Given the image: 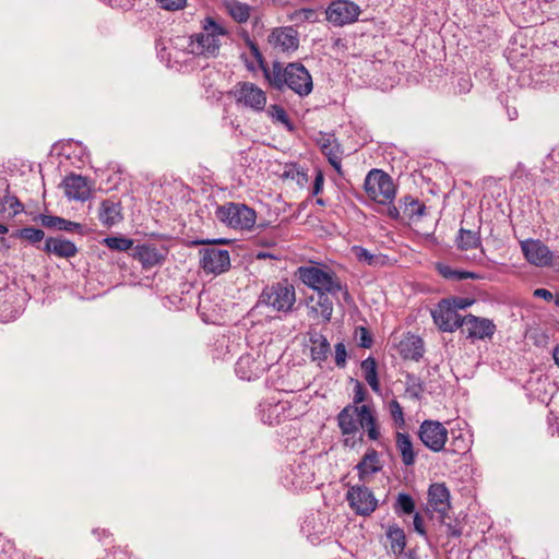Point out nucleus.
Instances as JSON below:
<instances>
[{"mask_svg": "<svg viewBox=\"0 0 559 559\" xmlns=\"http://www.w3.org/2000/svg\"><path fill=\"white\" fill-rule=\"evenodd\" d=\"M43 249L47 253L64 259L73 258L78 253L75 243L61 236L47 238Z\"/></svg>", "mask_w": 559, "mask_h": 559, "instance_id": "6ab92c4d", "label": "nucleus"}, {"mask_svg": "<svg viewBox=\"0 0 559 559\" xmlns=\"http://www.w3.org/2000/svg\"><path fill=\"white\" fill-rule=\"evenodd\" d=\"M388 210H386V214L390 218L392 219H400L401 218V211L402 209H400V206H395V205H392V203L388 204Z\"/></svg>", "mask_w": 559, "mask_h": 559, "instance_id": "13d9d810", "label": "nucleus"}, {"mask_svg": "<svg viewBox=\"0 0 559 559\" xmlns=\"http://www.w3.org/2000/svg\"><path fill=\"white\" fill-rule=\"evenodd\" d=\"M17 236L35 245L44 239L45 233L39 228L25 227L19 230Z\"/></svg>", "mask_w": 559, "mask_h": 559, "instance_id": "37998d69", "label": "nucleus"}, {"mask_svg": "<svg viewBox=\"0 0 559 559\" xmlns=\"http://www.w3.org/2000/svg\"><path fill=\"white\" fill-rule=\"evenodd\" d=\"M365 400V392L360 383H357L354 394V403L359 404Z\"/></svg>", "mask_w": 559, "mask_h": 559, "instance_id": "bf43d9fd", "label": "nucleus"}, {"mask_svg": "<svg viewBox=\"0 0 559 559\" xmlns=\"http://www.w3.org/2000/svg\"><path fill=\"white\" fill-rule=\"evenodd\" d=\"M453 437L451 440V451L454 453H464L469 449L471 441L469 439L463 435L462 432H459V435H454L452 432Z\"/></svg>", "mask_w": 559, "mask_h": 559, "instance_id": "a18cd8bd", "label": "nucleus"}, {"mask_svg": "<svg viewBox=\"0 0 559 559\" xmlns=\"http://www.w3.org/2000/svg\"><path fill=\"white\" fill-rule=\"evenodd\" d=\"M260 69L271 87L277 91L290 90L300 97L308 96L313 90L312 76L304 64L290 62L283 66L275 61L270 69L259 47L247 38V70Z\"/></svg>", "mask_w": 559, "mask_h": 559, "instance_id": "f03ea898", "label": "nucleus"}, {"mask_svg": "<svg viewBox=\"0 0 559 559\" xmlns=\"http://www.w3.org/2000/svg\"><path fill=\"white\" fill-rule=\"evenodd\" d=\"M533 295L538 298H543L546 301H551L555 297L552 293L546 288H537L534 290Z\"/></svg>", "mask_w": 559, "mask_h": 559, "instance_id": "5fc2aeb1", "label": "nucleus"}, {"mask_svg": "<svg viewBox=\"0 0 559 559\" xmlns=\"http://www.w3.org/2000/svg\"><path fill=\"white\" fill-rule=\"evenodd\" d=\"M321 151L328 157V160L333 166V168L337 173H341L342 152L336 141L334 139L324 140L321 144Z\"/></svg>", "mask_w": 559, "mask_h": 559, "instance_id": "cd10ccee", "label": "nucleus"}, {"mask_svg": "<svg viewBox=\"0 0 559 559\" xmlns=\"http://www.w3.org/2000/svg\"><path fill=\"white\" fill-rule=\"evenodd\" d=\"M361 369L364 371V377H365L366 382L370 385L372 391H374L376 393H379L380 384L378 381L376 360L371 357L365 359L361 362Z\"/></svg>", "mask_w": 559, "mask_h": 559, "instance_id": "473e14b6", "label": "nucleus"}, {"mask_svg": "<svg viewBox=\"0 0 559 559\" xmlns=\"http://www.w3.org/2000/svg\"><path fill=\"white\" fill-rule=\"evenodd\" d=\"M346 348L343 343H337L335 345V362L338 367H344L346 362Z\"/></svg>", "mask_w": 559, "mask_h": 559, "instance_id": "603ef678", "label": "nucleus"}, {"mask_svg": "<svg viewBox=\"0 0 559 559\" xmlns=\"http://www.w3.org/2000/svg\"><path fill=\"white\" fill-rule=\"evenodd\" d=\"M337 423L343 435L356 433L360 424V406L344 407L337 416Z\"/></svg>", "mask_w": 559, "mask_h": 559, "instance_id": "aec40b11", "label": "nucleus"}, {"mask_svg": "<svg viewBox=\"0 0 559 559\" xmlns=\"http://www.w3.org/2000/svg\"><path fill=\"white\" fill-rule=\"evenodd\" d=\"M295 275L305 286L316 292V295L306 300L309 316L314 319L321 318L324 322H330L334 301L338 302L341 298L345 302L352 300L347 285L326 265H301Z\"/></svg>", "mask_w": 559, "mask_h": 559, "instance_id": "f257e3e1", "label": "nucleus"}, {"mask_svg": "<svg viewBox=\"0 0 559 559\" xmlns=\"http://www.w3.org/2000/svg\"><path fill=\"white\" fill-rule=\"evenodd\" d=\"M225 7L229 15L238 23L245 22V5L237 0H225Z\"/></svg>", "mask_w": 559, "mask_h": 559, "instance_id": "79ce46f5", "label": "nucleus"}, {"mask_svg": "<svg viewBox=\"0 0 559 559\" xmlns=\"http://www.w3.org/2000/svg\"><path fill=\"white\" fill-rule=\"evenodd\" d=\"M247 230H251L257 221V213L254 210L247 206Z\"/></svg>", "mask_w": 559, "mask_h": 559, "instance_id": "6e6d98bb", "label": "nucleus"}, {"mask_svg": "<svg viewBox=\"0 0 559 559\" xmlns=\"http://www.w3.org/2000/svg\"><path fill=\"white\" fill-rule=\"evenodd\" d=\"M400 209H402L403 214L409 219L421 217L426 210L424 204L408 195L400 200Z\"/></svg>", "mask_w": 559, "mask_h": 559, "instance_id": "2f4dec72", "label": "nucleus"}, {"mask_svg": "<svg viewBox=\"0 0 559 559\" xmlns=\"http://www.w3.org/2000/svg\"><path fill=\"white\" fill-rule=\"evenodd\" d=\"M260 241L263 247H266V249L254 250V249L250 248L249 252L247 253V258H250V259L254 258L258 260L276 259L277 258L276 254L270 250V247L274 245V240L262 238Z\"/></svg>", "mask_w": 559, "mask_h": 559, "instance_id": "a19ab883", "label": "nucleus"}, {"mask_svg": "<svg viewBox=\"0 0 559 559\" xmlns=\"http://www.w3.org/2000/svg\"><path fill=\"white\" fill-rule=\"evenodd\" d=\"M311 346V357L316 361H323L326 359L328 354L330 352V343L325 336L322 334H316L310 338Z\"/></svg>", "mask_w": 559, "mask_h": 559, "instance_id": "7c9ffc66", "label": "nucleus"}, {"mask_svg": "<svg viewBox=\"0 0 559 559\" xmlns=\"http://www.w3.org/2000/svg\"><path fill=\"white\" fill-rule=\"evenodd\" d=\"M245 204L227 203L219 206L216 211L217 218L226 225L238 228L241 227V211Z\"/></svg>", "mask_w": 559, "mask_h": 559, "instance_id": "b1692460", "label": "nucleus"}, {"mask_svg": "<svg viewBox=\"0 0 559 559\" xmlns=\"http://www.w3.org/2000/svg\"><path fill=\"white\" fill-rule=\"evenodd\" d=\"M353 252L355 253L358 261L365 262L368 265L376 264L378 260L377 255L372 254L369 250L360 246L353 247Z\"/></svg>", "mask_w": 559, "mask_h": 559, "instance_id": "de8ad7c7", "label": "nucleus"}, {"mask_svg": "<svg viewBox=\"0 0 559 559\" xmlns=\"http://www.w3.org/2000/svg\"><path fill=\"white\" fill-rule=\"evenodd\" d=\"M396 448L400 451L402 461L405 465L409 466L415 463L416 455L408 435L402 432L396 433Z\"/></svg>", "mask_w": 559, "mask_h": 559, "instance_id": "c85d7f7f", "label": "nucleus"}, {"mask_svg": "<svg viewBox=\"0 0 559 559\" xmlns=\"http://www.w3.org/2000/svg\"><path fill=\"white\" fill-rule=\"evenodd\" d=\"M390 542V549L393 554H401L405 548V534L402 528L391 526L386 532Z\"/></svg>", "mask_w": 559, "mask_h": 559, "instance_id": "c9c22d12", "label": "nucleus"}, {"mask_svg": "<svg viewBox=\"0 0 559 559\" xmlns=\"http://www.w3.org/2000/svg\"><path fill=\"white\" fill-rule=\"evenodd\" d=\"M365 190L370 199L380 204H390L395 198V186L392 178L380 169H372L365 179Z\"/></svg>", "mask_w": 559, "mask_h": 559, "instance_id": "39448f33", "label": "nucleus"}, {"mask_svg": "<svg viewBox=\"0 0 559 559\" xmlns=\"http://www.w3.org/2000/svg\"><path fill=\"white\" fill-rule=\"evenodd\" d=\"M414 527H415V531L417 533H419L420 535H425V530H424V526H423V520H421L419 514H416L414 516Z\"/></svg>", "mask_w": 559, "mask_h": 559, "instance_id": "680f3d73", "label": "nucleus"}, {"mask_svg": "<svg viewBox=\"0 0 559 559\" xmlns=\"http://www.w3.org/2000/svg\"><path fill=\"white\" fill-rule=\"evenodd\" d=\"M389 412L396 426L403 427L405 425L403 408L397 400L394 399L389 402Z\"/></svg>", "mask_w": 559, "mask_h": 559, "instance_id": "49530a36", "label": "nucleus"}, {"mask_svg": "<svg viewBox=\"0 0 559 559\" xmlns=\"http://www.w3.org/2000/svg\"><path fill=\"white\" fill-rule=\"evenodd\" d=\"M350 508L359 515H369L378 504L373 493L365 486H353L347 491Z\"/></svg>", "mask_w": 559, "mask_h": 559, "instance_id": "9b49d317", "label": "nucleus"}, {"mask_svg": "<svg viewBox=\"0 0 559 559\" xmlns=\"http://www.w3.org/2000/svg\"><path fill=\"white\" fill-rule=\"evenodd\" d=\"M98 218L106 227H111L122 221L121 204L114 200H104L100 203Z\"/></svg>", "mask_w": 559, "mask_h": 559, "instance_id": "5701e85b", "label": "nucleus"}, {"mask_svg": "<svg viewBox=\"0 0 559 559\" xmlns=\"http://www.w3.org/2000/svg\"><path fill=\"white\" fill-rule=\"evenodd\" d=\"M266 93L252 83H247V106L252 110L261 112L266 108Z\"/></svg>", "mask_w": 559, "mask_h": 559, "instance_id": "bb28decb", "label": "nucleus"}, {"mask_svg": "<svg viewBox=\"0 0 559 559\" xmlns=\"http://www.w3.org/2000/svg\"><path fill=\"white\" fill-rule=\"evenodd\" d=\"M554 299H555L556 306L559 307V294H557Z\"/></svg>", "mask_w": 559, "mask_h": 559, "instance_id": "774afa93", "label": "nucleus"}, {"mask_svg": "<svg viewBox=\"0 0 559 559\" xmlns=\"http://www.w3.org/2000/svg\"><path fill=\"white\" fill-rule=\"evenodd\" d=\"M200 266L207 274L219 275L230 267L229 252L225 249L209 247L201 249Z\"/></svg>", "mask_w": 559, "mask_h": 559, "instance_id": "0eeeda50", "label": "nucleus"}, {"mask_svg": "<svg viewBox=\"0 0 559 559\" xmlns=\"http://www.w3.org/2000/svg\"><path fill=\"white\" fill-rule=\"evenodd\" d=\"M355 468L360 480H366L371 475L380 472L382 463L378 452L374 449H368Z\"/></svg>", "mask_w": 559, "mask_h": 559, "instance_id": "412c9836", "label": "nucleus"}, {"mask_svg": "<svg viewBox=\"0 0 559 559\" xmlns=\"http://www.w3.org/2000/svg\"><path fill=\"white\" fill-rule=\"evenodd\" d=\"M267 116L274 121L282 123L284 127H286L287 130L292 131L294 129L293 123L290 119L288 118V115L286 110L280 106V105H271L267 110Z\"/></svg>", "mask_w": 559, "mask_h": 559, "instance_id": "58836bf2", "label": "nucleus"}, {"mask_svg": "<svg viewBox=\"0 0 559 559\" xmlns=\"http://www.w3.org/2000/svg\"><path fill=\"white\" fill-rule=\"evenodd\" d=\"M224 242H225L224 239H213V240L206 239V240L199 241V243H203V245H214V243H224Z\"/></svg>", "mask_w": 559, "mask_h": 559, "instance_id": "0e129e2a", "label": "nucleus"}, {"mask_svg": "<svg viewBox=\"0 0 559 559\" xmlns=\"http://www.w3.org/2000/svg\"><path fill=\"white\" fill-rule=\"evenodd\" d=\"M9 231L8 227L3 224H0V235H4Z\"/></svg>", "mask_w": 559, "mask_h": 559, "instance_id": "338daca9", "label": "nucleus"}, {"mask_svg": "<svg viewBox=\"0 0 559 559\" xmlns=\"http://www.w3.org/2000/svg\"><path fill=\"white\" fill-rule=\"evenodd\" d=\"M468 338L472 340H485L491 338L496 332L495 323L487 318L476 317L474 314H467L464 317V323L462 326Z\"/></svg>", "mask_w": 559, "mask_h": 559, "instance_id": "ddd939ff", "label": "nucleus"}, {"mask_svg": "<svg viewBox=\"0 0 559 559\" xmlns=\"http://www.w3.org/2000/svg\"><path fill=\"white\" fill-rule=\"evenodd\" d=\"M245 83H238L235 91L228 93L225 103L226 116L224 119L236 130L242 134L241 123L238 121L237 114L242 115L245 111Z\"/></svg>", "mask_w": 559, "mask_h": 559, "instance_id": "f8f14e48", "label": "nucleus"}, {"mask_svg": "<svg viewBox=\"0 0 559 559\" xmlns=\"http://www.w3.org/2000/svg\"><path fill=\"white\" fill-rule=\"evenodd\" d=\"M360 9L354 2L347 0L333 1L326 9V19L336 26H343L355 22Z\"/></svg>", "mask_w": 559, "mask_h": 559, "instance_id": "9d476101", "label": "nucleus"}, {"mask_svg": "<svg viewBox=\"0 0 559 559\" xmlns=\"http://www.w3.org/2000/svg\"><path fill=\"white\" fill-rule=\"evenodd\" d=\"M159 7L168 11H177L186 5L187 0H156Z\"/></svg>", "mask_w": 559, "mask_h": 559, "instance_id": "8fccbe9b", "label": "nucleus"}, {"mask_svg": "<svg viewBox=\"0 0 559 559\" xmlns=\"http://www.w3.org/2000/svg\"><path fill=\"white\" fill-rule=\"evenodd\" d=\"M226 35V29L213 17L207 16L202 21V31L189 38H180L178 46L186 48L190 53L204 57H215L221 46V38Z\"/></svg>", "mask_w": 559, "mask_h": 559, "instance_id": "7ed1b4c3", "label": "nucleus"}, {"mask_svg": "<svg viewBox=\"0 0 559 559\" xmlns=\"http://www.w3.org/2000/svg\"><path fill=\"white\" fill-rule=\"evenodd\" d=\"M299 415L297 409H294V405L289 401H278L274 404H269L263 415V421L269 425L280 424L286 419L296 418Z\"/></svg>", "mask_w": 559, "mask_h": 559, "instance_id": "f3484780", "label": "nucleus"}, {"mask_svg": "<svg viewBox=\"0 0 559 559\" xmlns=\"http://www.w3.org/2000/svg\"><path fill=\"white\" fill-rule=\"evenodd\" d=\"M323 182V175L321 171H318L313 183V194H319L322 191Z\"/></svg>", "mask_w": 559, "mask_h": 559, "instance_id": "4d7b16f0", "label": "nucleus"}, {"mask_svg": "<svg viewBox=\"0 0 559 559\" xmlns=\"http://www.w3.org/2000/svg\"><path fill=\"white\" fill-rule=\"evenodd\" d=\"M456 242L460 249L468 250L477 248L480 243V238L478 233L461 228Z\"/></svg>", "mask_w": 559, "mask_h": 559, "instance_id": "e433bc0d", "label": "nucleus"}, {"mask_svg": "<svg viewBox=\"0 0 559 559\" xmlns=\"http://www.w3.org/2000/svg\"><path fill=\"white\" fill-rule=\"evenodd\" d=\"M62 186L69 200L86 201L91 197L92 186L86 177L71 174L67 176Z\"/></svg>", "mask_w": 559, "mask_h": 559, "instance_id": "dca6fc26", "label": "nucleus"}, {"mask_svg": "<svg viewBox=\"0 0 559 559\" xmlns=\"http://www.w3.org/2000/svg\"><path fill=\"white\" fill-rule=\"evenodd\" d=\"M134 257L142 263L143 267L148 269L158 265L163 261V255L151 245H141L135 247Z\"/></svg>", "mask_w": 559, "mask_h": 559, "instance_id": "393cba45", "label": "nucleus"}, {"mask_svg": "<svg viewBox=\"0 0 559 559\" xmlns=\"http://www.w3.org/2000/svg\"><path fill=\"white\" fill-rule=\"evenodd\" d=\"M359 426L366 430L370 440L376 441L380 438V430L378 428L377 418L368 405L360 406Z\"/></svg>", "mask_w": 559, "mask_h": 559, "instance_id": "a878e982", "label": "nucleus"}, {"mask_svg": "<svg viewBox=\"0 0 559 559\" xmlns=\"http://www.w3.org/2000/svg\"><path fill=\"white\" fill-rule=\"evenodd\" d=\"M235 372H236V374H237L240 379H242V378H243V371H242V368H241L240 359L236 362Z\"/></svg>", "mask_w": 559, "mask_h": 559, "instance_id": "e2e57ef3", "label": "nucleus"}, {"mask_svg": "<svg viewBox=\"0 0 559 559\" xmlns=\"http://www.w3.org/2000/svg\"><path fill=\"white\" fill-rule=\"evenodd\" d=\"M431 316L436 325L443 332H453L462 328L464 323V317L445 299H442L436 308L431 310Z\"/></svg>", "mask_w": 559, "mask_h": 559, "instance_id": "1a4fd4ad", "label": "nucleus"}, {"mask_svg": "<svg viewBox=\"0 0 559 559\" xmlns=\"http://www.w3.org/2000/svg\"><path fill=\"white\" fill-rule=\"evenodd\" d=\"M314 479L312 462L309 460H295L282 472V483L293 490H305Z\"/></svg>", "mask_w": 559, "mask_h": 559, "instance_id": "423d86ee", "label": "nucleus"}, {"mask_svg": "<svg viewBox=\"0 0 559 559\" xmlns=\"http://www.w3.org/2000/svg\"><path fill=\"white\" fill-rule=\"evenodd\" d=\"M296 302V290L287 280L266 286L255 305L270 307L277 312L288 313L293 311Z\"/></svg>", "mask_w": 559, "mask_h": 559, "instance_id": "20e7f679", "label": "nucleus"}, {"mask_svg": "<svg viewBox=\"0 0 559 559\" xmlns=\"http://www.w3.org/2000/svg\"><path fill=\"white\" fill-rule=\"evenodd\" d=\"M428 501L433 511L438 512L443 520L450 509V492L447 486L440 483L432 484L428 490Z\"/></svg>", "mask_w": 559, "mask_h": 559, "instance_id": "a211bd4d", "label": "nucleus"}, {"mask_svg": "<svg viewBox=\"0 0 559 559\" xmlns=\"http://www.w3.org/2000/svg\"><path fill=\"white\" fill-rule=\"evenodd\" d=\"M436 267H437L439 274L447 280L463 281V280H467V278H473V280L479 278V276L473 272L454 270L448 264L438 263Z\"/></svg>", "mask_w": 559, "mask_h": 559, "instance_id": "72a5a7b5", "label": "nucleus"}, {"mask_svg": "<svg viewBox=\"0 0 559 559\" xmlns=\"http://www.w3.org/2000/svg\"><path fill=\"white\" fill-rule=\"evenodd\" d=\"M442 523L445 527V534L450 537H460L462 535V526L459 523H445L444 519L442 520Z\"/></svg>", "mask_w": 559, "mask_h": 559, "instance_id": "864d4df0", "label": "nucleus"}, {"mask_svg": "<svg viewBox=\"0 0 559 559\" xmlns=\"http://www.w3.org/2000/svg\"><path fill=\"white\" fill-rule=\"evenodd\" d=\"M400 355L405 359L419 360L424 353L423 340L414 334H406L397 346Z\"/></svg>", "mask_w": 559, "mask_h": 559, "instance_id": "4be33fe9", "label": "nucleus"}, {"mask_svg": "<svg viewBox=\"0 0 559 559\" xmlns=\"http://www.w3.org/2000/svg\"><path fill=\"white\" fill-rule=\"evenodd\" d=\"M24 210L23 204L15 195H11L8 191L4 195L0 197V213H7L9 216H14Z\"/></svg>", "mask_w": 559, "mask_h": 559, "instance_id": "f704fd0d", "label": "nucleus"}, {"mask_svg": "<svg viewBox=\"0 0 559 559\" xmlns=\"http://www.w3.org/2000/svg\"><path fill=\"white\" fill-rule=\"evenodd\" d=\"M554 359L555 362L559 366V346H557L554 350Z\"/></svg>", "mask_w": 559, "mask_h": 559, "instance_id": "69168bd1", "label": "nucleus"}, {"mask_svg": "<svg viewBox=\"0 0 559 559\" xmlns=\"http://www.w3.org/2000/svg\"><path fill=\"white\" fill-rule=\"evenodd\" d=\"M40 222L47 228H55L64 231H73L81 228L79 223L67 221L64 218L52 215H41Z\"/></svg>", "mask_w": 559, "mask_h": 559, "instance_id": "c756f323", "label": "nucleus"}, {"mask_svg": "<svg viewBox=\"0 0 559 559\" xmlns=\"http://www.w3.org/2000/svg\"><path fill=\"white\" fill-rule=\"evenodd\" d=\"M359 346L369 348L372 345V337L366 328H359L357 331Z\"/></svg>", "mask_w": 559, "mask_h": 559, "instance_id": "3c124183", "label": "nucleus"}, {"mask_svg": "<svg viewBox=\"0 0 559 559\" xmlns=\"http://www.w3.org/2000/svg\"><path fill=\"white\" fill-rule=\"evenodd\" d=\"M296 15L298 19L311 20L314 17L316 12L312 9H302Z\"/></svg>", "mask_w": 559, "mask_h": 559, "instance_id": "052dcab7", "label": "nucleus"}, {"mask_svg": "<svg viewBox=\"0 0 559 559\" xmlns=\"http://www.w3.org/2000/svg\"><path fill=\"white\" fill-rule=\"evenodd\" d=\"M448 435V429L436 420H424L418 430L420 441L433 452H440L444 449Z\"/></svg>", "mask_w": 559, "mask_h": 559, "instance_id": "6e6552de", "label": "nucleus"}, {"mask_svg": "<svg viewBox=\"0 0 559 559\" xmlns=\"http://www.w3.org/2000/svg\"><path fill=\"white\" fill-rule=\"evenodd\" d=\"M424 391H425V388H424L420 379L412 373H407L406 380H405L406 394L409 397L418 401L421 399Z\"/></svg>", "mask_w": 559, "mask_h": 559, "instance_id": "4c0bfd02", "label": "nucleus"}, {"mask_svg": "<svg viewBox=\"0 0 559 559\" xmlns=\"http://www.w3.org/2000/svg\"><path fill=\"white\" fill-rule=\"evenodd\" d=\"M415 504L413 498L407 493H399L396 499L395 510L403 514H411L414 512Z\"/></svg>", "mask_w": 559, "mask_h": 559, "instance_id": "c03bdc74", "label": "nucleus"}, {"mask_svg": "<svg viewBox=\"0 0 559 559\" xmlns=\"http://www.w3.org/2000/svg\"><path fill=\"white\" fill-rule=\"evenodd\" d=\"M103 243L111 250L124 252L132 248L133 240L123 236L106 237Z\"/></svg>", "mask_w": 559, "mask_h": 559, "instance_id": "ea45409f", "label": "nucleus"}, {"mask_svg": "<svg viewBox=\"0 0 559 559\" xmlns=\"http://www.w3.org/2000/svg\"><path fill=\"white\" fill-rule=\"evenodd\" d=\"M447 300L456 311L466 309L474 304V299L466 297H453Z\"/></svg>", "mask_w": 559, "mask_h": 559, "instance_id": "09e8293b", "label": "nucleus"}, {"mask_svg": "<svg viewBox=\"0 0 559 559\" xmlns=\"http://www.w3.org/2000/svg\"><path fill=\"white\" fill-rule=\"evenodd\" d=\"M270 44L282 52L292 53L298 49L299 37L293 27H278L273 29L269 36Z\"/></svg>", "mask_w": 559, "mask_h": 559, "instance_id": "2eb2a0df", "label": "nucleus"}, {"mask_svg": "<svg viewBox=\"0 0 559 559\" xmlns=\"http://www.w3.org/2000/svg\"><path fill=\"white\" fill-rule=\"evenodd\" d=\"M521 249L525 259L536 266L550 265L552 252L539 240H525L521 242Z\"/></svg>", "mask_w": 559, "mask_h": 559, "instance_id": "4468645a", "label": "nucleus"}]
</instances>
